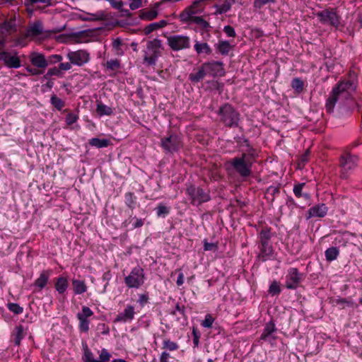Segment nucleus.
<instances>
[{
  "label": "nucleus",
  "mask_w": 362,
  "mask_h": 362,
  "mask_svg": "<svg viewBox=\"0 0 362 362\" xmlns=\"http://www.w3.org/2000/svg\"><path fill=\"white\" fill-rule=\"evenodd\" d=\"M110 4L116 9L121 10L124 4L122 1L111 0Z\"/></svg>",
  "instance_id": "nucleus-56"
},
{
  "label": "nucleus",
  "mask_w": 362,
  "mask_h": 362,
  "mask_svg": "<svg viewBox=\"0 0 362 362\" xmlns=\"http://www.w3.org/2000/svg\"><path fill=\"white\" fill-rule=\"evenodd\" d=\"M121 45L122 42L119 39H116L112 42V47L116 50V53L118 55H121L123 53V52L120 49Z\"/></svg>",
  "instance_id": "nucleus-49"
},
{
  "label": "nucleus",
  "mask_w": 362,
  "mask_h": 362,
  "mask_svg": "<svg viewBox=\"0 0 362 362\" xmlns=\"http://www.w3.org/2000/svg\"><path fill=\"white\" fill-rule=\"evenodd\" d=\"M61 71L59 70V68L57 69L56 67L51 68L47 71V75L49 76H60Z\"/></svg>",
  "instance_id": "nucleus-54"
},
{
  "label": "nucleus",
  "mask_w": 362,
  "mask_h": 362,
  "mask_svg": "<svg viewBox=\"0 0 362 362\" xmlns=\"http://www.w3.org/2000/svg\"><path fill=\"white\" fill-rule=\"evenodd\" d=\"M186 193L191 198V203L193 205L198 206L210 199V196L207 192L192 185L187 188Z\"/></svg>",
  "instance_id": "nucleus-7"
},
{
  "label": "nucleus",
  "mask_w": 362,
  "mask_h": 362,
  "mask_svg": "<svg viewBox=\"0 0 362 362\" xmlns=\"http://www.w3.org/2000/svg\"><path fill=\"white\" fill-rule=\"evenodd\" d=\"M327 211L328 208L327 207V206L325 204H320L309 209L308 211L309 215L308 218H322L327 215Z\"/></svg>",
  "instance_id": "nucleus-20"
},
{
  "label": "nucleus",
  "mask_w": 362,
  "mask_h": 362,
  "mask_svg": "<svg viewBox=\"0 0 362 362\" xmlns=\"http://www.w3.org/2000/svg\"><path fill=\"white\" fill-rule=\"evenodd\" d=\"M72 285L74 291L77 295L82 294L87 291V286L84 281L73 279Z\"/></svg>",
  "instance_id": "nucleus-26"
},
{
  "label": "nucleus",
  "mask_w": 362,
  "mask_h": 362,
  "mask_svg": "<svg viewBox=\"0 0 362 362\" xmlns=\"http://www.w3.org/2000/svg\"><path fill=\"white\" fill-rule=\"evenodd\" d=\"M357 78L355 73L350 74L348 78L339 82L333 87L327 100L325 107L328 112H332L337 105L339 108L350 107L356 93Z\"/></svg>",
  "instance_id": "nucleus-1"
},
{
  "label": "nucleus",
  "mask_w": 362,
  "mask_h": 362,
  "mask_svg": "<svg viewBox=\"0 0 362 362\" xmlns=\"http://www.w3.org/2000/svg\"><path fill=\"white\" fill-rule=\"evenodd\" d=\"M0 61L8 68L17 69L21 66V60L16 54H11L7 52H0Z\"/></svg>",
  "instance_id": "nucleus-18"
},
{
  "label": "nucleus",
  "mask_w": 362,
  "mask_h": 362,
  "mask_svg": "<svg viewBox=\"0 0 362 362\" xmlns=\"http://www.w3.org/2000/svg\"><path fill=\"white\" fill-rule=\"evenodd\" d=\"M78 119V115L73 113V112H70V113H68L67 115L66 116L65 122L67 125H71L74 123H75Z\"/></svg>",
  "instance_id": "nucleus-43"
},
{
  "label": "nucleus",
  "mask_w": 362,
  "mask_h": 362,
  "mask_svg": "<svg viewBox=\"0 0 362 362\" xmlns=\"http://www.w3.org/2000/svg\"><path fill=\"white\" fill-rule=\"evenodd\" d=\"M270 238H271L270 230L267 228H263L260 232V240H261L262 244H264V243H267V242L270 239Z\"/></svg>",
  "instance_id": "nucleus-41"
},
{
  "label": "nucleus",
  "mask_w": 362,
  "mask_h": 362,
  "mask_svg": "<svg viewBox=\"0 0 362 362\" xmlns=\"http://www.w3.org/2000/svg\"><path fill=\"white\" fill-rule=\"evenodd\" d=\"M66 57L74 65L81 66L90 61V54L84 49L69 52Z\"/></svg>",
  "instance_id": "nucleus-11"
},
{
  "label": "nucleus",
  "mask_w": 362,
  "mask_h": 362,
  "mask_svg": "<svg viewBox=\"0 0 362 362\" xmlns=\"http://www.w3.org/2000/svg\"><path fill=\"white\" fill-rule=\"evenodd\" d=\"M50 273L48 271L42 272L40 276L35 281V286L42 290L47 284Z\"/></svg>",
  "instance_id": "nucleus-24"
},
{
  "label": "nucleus",
  "mask_w": 362,
  "mask_h": 362,
  "mask_svg": "<svg viewBox=\"0 0 362 362\" xmlns=\"http://www.w3.org/2000/svg\"><path fill=\"white\" fill-rule=\"evenodd\" d=\"M96 112L100 117L104 115L109 116L112 114V109L103 103L98 102L97 103Z\"/></svg>",
  "instance_id": "nucleus-28"
},
{
  "label": "nucleus",
  "mask_w": 362,
  "mask_h": 362,
  "mask_svg": "<svg viewBox=\"0 0 362 362\" xmlns=\"http://www.w3.org/2000/svg\"><path fill=\"white\" fill-rule=\"evenodd\" d=\"M230 7L228 6H222V8L220 9L219 11V13H226L227 12L228 10H229Z\"/></svg>",
  "instance_id": "nucleus-64"
},
{
  "label": "nucleus",
  "mask_w": 362,
  "mask_h": 362,
  "mask_svg": "<svg viewBox=\"0 0 362 362\" xmlns=\"http://www.w3.org/2000/svg\"><path fill=\"white\" fill-rule=\"evenodd\" d=\"M112 356L107 349L103 348L99 354V359L94 357L93 352L86 346L83 348V362H109Z\"/></svg>",
  "instance_id": "nucleus-12"
},
{
  "label": "nucleus",
  "mask_w": 362,
  "mask_h": 362,
  "mask_svg": "<svg viewBox=\"0 0 362 362\" xmlns=\"http://www.w3.org/2000/svg\"><path fill=\"white\" fill-rule=\"evenodd\" d=\"M223 30L228 37H235V30L230 25L225 26Z\"/></svg>",
  "instance_id": "nucleus-52"
},
{
  "label": "nucleus",
  "mask_w": 362,
  "mask_h": 362,
  "mask_svg": "<svg viewBox=\"0 0 362 362\" xmlns=\"http://www.w3.org/2000/svg\"><path fill=\"white\" fill-rule=\"evenodd\" d=\"M99 326H102L103 327L102 334H107L109 333L110 329H109V328L105 326V325L104 323L99 325Z\"/></svg>",
  "instance_id": "nucleus-62"
},
{
  "label": "nucleus",
  "mask_w": 362,
  "mask_h": 362,
  "mask_svg": "<svg viewBox=\"0 0 362 362\" xmlns=\"http://www.w3.org/2000/svg\"><path fill=\"white\" fill-rule=\"evenodd\" d=\"M105 66L108 70L115 71L120 67V62L118 59H110L105 63Z\"/></svg>",
  "instance_id": "nucleus-35"
},
{
  "label": "nucleus",
  "mask_w": 362,
  "mask_h": 362,
  "mask_svg": "<svg viewBox=\"0 0 362 362\" xmlns=\"http://www.w3.org/2000/svg\"><path fill=\"white\" fill-rule=\"evenodd\" d=\"M269 293L272 296L278 295L281 293L280 286L276 281H274L271 284Z\"/></svg>",
  "instance_id": "nucleus-42"
},
{
  "label": "nucleus",
  "mask_w": 362,
  "mask_h": 362,
  "mask_svg": "<svg viewBox=\"0 0 362 362\" xmlns=\"http://www.w3.org/2000/svg\"><path fill=\"white\" fill-rule=\"evenodd\" d=\"M206 75L207 74L205 69L204 68V65L202 64V66L197 69L196 72H192L189 75V78L193 83H198L201 81Z\"/></svg>",
  "instance_id": "nucleus-23"
},
{
  "label": "nucleus",
  "mask_w": 362,
  "mask_h": 362,
  "mask_svg": "<svg viewBox=\"0 0 362 362\" xmlns=\"http://www.w3.org/2000/svg\"><path fill=\"white\" fill-rule=\"evenodd\" d=\"M218 49L222 54H228L230 50V45L227 41L221 42L218 45Z\"/></svg>",
  "instance_id": "nucleus-40"
},
{
  "label": "nucleus",
  "mask_w": 362,
  "mask_h": 362,
  "mask_svg": "<svg viewBox=\"0 0 362 362\" xmlns=\"http://www.w3.org/2000/svg\"><path fill=\"white\" fill-rule=\"evenodd\" d=\"M218 114L221 117V121L225 126L229 127L238 126L239 114L230 105L226 104L222 106L219 109Z\"/></svg>",
  "instance_id": "nucleus-4"
},
{
  "label": "nucleus",
  "mask_w": 362,
  "mask_h": 362,
  "mask_svg": "<svg viewBox=\"0 0 362 362\" xmlns=\"http://www.w3.org/2000/svg\"><path fill=\"white\" fill-rule=\"evenodd\" d=\"M196 4L185 8V11L182 12V13L180 16V20L182 22H190V21H194L197 23H201L203 26H206L208 25L207 22L204 21L200 17L195 16L196 14Z\"/></svg>",
  "instance_id": "nucleus-15"
},
{
  "label": "nucleus",
  "mask_w": 362,
  "mask_h": 362,
  "mask_svg": "<svg viewBox=\"0 0 362 362\" xmlns=\"http://www.w3.org/2000/svg\"><path fill=\"white\" fill-rule=\"evenodd\" d=\"M148 295L147 293L140 294L138 299V303L141 307L144 306L148 301Z\"/></svg>",
  "instance_id": "nucleus-50"
},
{
  "label": "nucleus",
  "mask_w": 362,
  "mask_h": 362,
  "mask_svg": "<svg viewBox=\"0 0 362 362\" xmlns=\"http://www.w3.org/2000/svg\"><path fill=\"white\" fill-rule=\"evenodd\" d=\"M105 18V15L103 11H98L95 13H88V17L86 18L88 21H101Z\"/></svg>",
  "instance_id": "nucleus-36"
},
{
  "label": "nucleus",
  "mask_w": 362,
  "mask_h": 362,
  "mask_svg": "<svg viewBox=\"0 0 362 362\" xmlns=\"http://www.w3.org/2000/svg\"><path fill=\"white\" fill-rule=\"evenodd\" d=\"M339 250L337 247H329L325 251V257L327 261H333L336 259L339 255Z\"/></svg>",
  "instance_id": "nucleus-31"
},
{
  "label": "nucleus",
  "mask_w": 362,
  "mask_h": 362,
  "mask_svg": "<svg viewBox=\"0 0 362 362\" xmlns=\"http://www.w3.org/2000/svg\"><path fill=\"white\" fill-rule=\"evenodd\" d=\"M26 70L28 72H29L32 75H37V74H41V72L40 71H38L37 69H36L35 68H31L30 66L26 67Z\"/></svg>",
  "instance_id": "nucleus-59"
},
{
  "label": "nucleus",
  "mask_w": 362,
  "mask_h": 362,
  "mask_svg": "<svg viewBox=\"0 0 362 362\" xmlns=\"http://www.w3.org/2000/svg\"><path fill=\"white\" fill-rule=\"evenodd\" d=\"M273 0H254V6L256 8H261L263 6Z\"/></svg>",
  "instance_id": "nucleus-51"
},
{
  "label": "nucleus",
  "mask_w": 362,
  "mask_h": 362,
  "mask_svg": "<svg viewBox=\"0 0 362 362\" xmlns=\"http://www.w3.org/2000/svg\"><path fill=\"white\" fill-rule=\"evenodd\" d=\"M158 16V11L155 9L144 11L141 16V18L151 21L156 18Z\"/></svg>",
  "instance_id": "nucleus-38"
},
{
  "label": "nucleus",
  "mask_w": 362,
  "mask_h": 362,
  "mask_svg": "<svg viewBox=\"0 0 362 362\" xmlns=\"http://www.w3.org/2000/svg\"><path fill=\"white\" fill-rule=\"evenodd\" d=\"M51 104L58 110H61L65 105V103L56 95H52L50 99Z\"/></svg>",
  "instance_id": "nucleus-34"
},
{
  "label": "nucleus",
  "mask_w": 362,
  "mask_h": 362,
  "mask_svg": "<svg viewBox=\"0 0 362 362\" xmlns=\"http://www.w3.org/2000/svg\"><path fill=\"white\" fill-rule=\"evenodd\" d=\"M145 281L144 269L139 267L133 268L130 273L124 278L126 286L129 288H138L141 286Z\"/></svg>",
  "instance_id": "nucleus-5"
},
{
  "label": "nucleus",
  "mask_w": 362,
  "mask_h": 362,
  "mask_svg": "<svg viewBox=\"0 0 362 362\" xmlns=\"http://www.w3.org/2000/svg\"><path fill=\"white\" fill-rule=\"evenodd\" d=\"M170 355L167 351H163L160 356V362H169Z\"/></svg>",
  "instance_id": "nucleus-57"
},
{
  "label": "nucleus",
  "mask_w": 362,
  "mask_h": 362,
  "mask_svg": "<svg viewBox=\"0 0 362 362\" xmlns=\"http://www.w3.org/2000/svg\"><path fill=\"white\" fill-rule=\"evenodd\" d=\"M206 74L214 77L225 75L223 64L221 62L211 61L203 64Z\"/></svg>",
  "instance_id": "nucleus-14"
},
{
  "label": "nucleus",
  "mask_w": 362,
  "mask_h": 362,
  "mask_svg": "<svg viewBox=\"0 0 362 362\" xmlns=\"http://www.w3.org/2000/svg\"><path fill=\"white\" fill-rule=\"evenodd\" d=\"M194 49L198 54H210L211 52V49L209 46V45L206 42H196L194 46Z\"/></svg>",
  "instance_id": "nucleus-29"
},
{
  "label": "nucleus",
  "mask_w": 362,
  "mask_h": 362,
  "mask_svg": "<svg viewBox=\"0 0 362 362\" xmlns=\"http://www.w3.org/2000/svg\"><path fill=\"white\" fill-rule=\"evenodd\" d=\"M72 64H73L71 63L70 61H69V62H62V63L59 64V70L69 71L71 69Z\"/></svg>",
  "instance_id": "nucleus-53"
},
{
  "label": "nucleus",
  "mask_w": 362,
  "mask_h": 362,
  "mask_svg": "<svg viewBox=\"0 0 362 362\" xmlns=\"http://www.w3.org/2000/svg\"><path fill=\"white\" fill-rule=\"evenodd\" d=\"M291 87L295 91L301 93L304 88V82L299 78H295L291 81Z\"/></svg>",
  "instance_id": "nucleus-33"
},
{
  "label": "nucleus",
  "mask_w": 362,
  "mask_h": 362,
  "mask_svg": "<svg viewBox=\"0 0 362 362\" xmlns=\"http://www.w3.org/2000/svg\"><path fill=\"white\" fill-rule=\"evenodd\" d=\"M15 23L13 21L5 22L3 25V28L7 31L14 30Z\"/></svg>",
  "instance_id": "nucleus-55"
},
{
  "label": "nucleus",
  "mask_w": 362,
  "mask_h": 362,
  "mask_svg": "<svg viewBox=\"0 0 362 362\" xmlns=\"http://www.w3.org/2000/svg\"><path fill=\"white\" fill-rule=\"evenodd\" d=\"M42 32V25L40 23H35L27 30V36L37 37Z\"/></svg>",
  "instance_id": "nucleus-27"
},
{
  "label": "nucleus",
  "mask_w": 362,
  "mask_h": 362,
  "mask_svg": "<svg viewBox=\"0 0 362 362\" xmlns=\"http://www.w3.org/2000/svg\"><path fill=\"white\" fill-rule=\"evenodd\" d=\"M143 0H129V8L132 10L137 9L142 6Z\"/></svg>",
  "instance_id": "nucleus-48"
},
{
  "label": "nucleus",
  "mask_w": 362,
  "mask_h": 362,
  "mask_svg": "<svg viewBox=\"0 0 362 362\" xmlns=\"http://www.w3.org/2000/svg\"><path fill=\"white\" fill-rule=\"evenodd\" d=\"M29 59L31 64L37 68L45 69L48 66V62L42 53L33 52L30 54Z\"/></svg>",
  "instance_id": "nucleus-19"
},
{
  "label": "nucleus",
  "mask_w": 362,
  "mask_h": 362,
  "mask_svg": "<svg viewBox=\"0 0 362 362\" xmlns=\"http://www.w3.org/2000/svg\"><path fill=\"white\" fill-rule=\"evenodd\" d=\"M136 311L134 306L127 305L124 310L116 316L114 322H130L134 319Z\"/></svg>",
  "instance_id": "nucleus-16"
},
{
  "label": "nucleus",
  "mask_w": 362,
  "mask_h": 362,
  "mask_svg": "<svg viewBox=\"0 0 362 362\" xmlns=\"http://www.w3.org/2000/svg\"><path fill=\"white\" fill-rule=\"evenodd\" d=\"M160 146L165 153H174L183 147V142L178 134H170L161 139Z\"/></svg>",
  "instance_id": "nucleus-3"
},
{
  "label": "nucleus",
  "mask_w": 362,
  "mask_h": 362,
  "mask_svg": "<svg viewBox=\"0 0 362 362\" xmlns=\"http://www.w3.org/2000/svg\"><path fill=\"white\" fill-rule=\"evenodd\" d=\"M214 322V318L210 315L207 314L205 316L204 320L202 322V325L206 328H211Z\"/></svg>",
  "instance_id": "nucleus-44"
},
{
  "label": "nucleus",
  "mask_w": 362,
  "mask_h": 362,
  "mask_svg": "<svg viewBox=\"0 0 362 362\" xmlns=\"http://www.w3.org/2000/svg\"><path fill=\"white\" fill-rule=\"evenodd\" d=\"M305 186V183H300L294 186L293 187V193L297 197H304L306 199L309 198L308 194H303L302 190L303 187Z\"/></svg>",
  "instance_id": "nucleus-37"
},
{
  "label": "nucleus",
  "mask_w": 362,
  "mask_h": 362,
  "mask_svg": "<svg viewBox=\"0 0 362 362\" xmlns=\"http://www.w3.org/2000/svg\"><path fill=\"white\" fill-rule=\"evenodd\" d=\"M168 43L172 49L179 51L190 47V39L187 36L175 35L168 37Z\"/></svg>",
  "instance_id": "nucleus-10"
},
{
  "label": "nucleus",
  "mask_w": 362,
  "mask_h": 362,
  "mask_svg": "<svg viewBox=\"0 0 362 362\" xmlns=\"http://www.w3.org/2000/svg\"><path fill=\"white\" fill-rule=\"evenodd\" d=\"M273 257V250L271 246L268 245V243H264L262 244V248L259 255V258L262 262H265L267 259H271Z\"/></svg>",
  "instance_id": "nucleus-22"
},
{
  "label": "nucleus",
  "mask_w": 362,
  "mask_h": 362,
  "mask_svg": "<svg viewBox=\"0 0 362 362\" xmlns=\"http://www.w3.org/2000/svg\"><path fill=\"white\" fill-rule=\"evenodd\" d=\"M68 286L69 282L66 278L64 276H59L57 279L55 283V288L59 293H64L66 291Z\"/></svg>",
  "instance_id": "nucleus-25"
},
{
  "label": "nucleus",
  "mask_w": 362,
  "mask_h": 362,
  "mask_svg": "<svg viewBox=\"0 0 362 362\" xmlns=\"http://www.w3.org/2000/svg\"><path fill=\"white\" fill-rule=\"evenodd\" d=\"M357 161L358 157L349 153H345L341 156L339 166L344 177H346L347 174L356 167Z\"/></svg>",
  "instance_id": "nucleus-9"
},
{
  "label": "nucleus",
  "mask_w": 362,
  "mask_h": 362,
  "mask_svg": "<svg viewBox=\"0 0 362 362\" xmlns=\"http://www.w3.org/2000/svg\"><path fill=\"white\" fill-rule=\"evenodd\" d=\"M160 44L158 40H154L147 43L146 51L144 54V62L147 65H154L160 54Z\"/></svg>",
  "instance_id": "nucleus-6"
},
{
  "label": "nucleus",
  "mask_w": 362,
  "mask_h": 362,
  "mask_svg": "<svg viewBox=\"0 0 362 362\" xmlns=\"http://www.w3.org/2000/svg\"><path fill=\"white\" fill-rule=\"evenodd\" d=\"M183 283H184V274L182 272H180L179 273L176 284L178 286H182L183 284Z\"/></svg>",
  "instance_id": "nucleus-58"
},
{
  "label": "nucleus",
  "mask_w": 362,
  "mask_h": 362,
  "mask_svg": "<svg viewBox=\"0 0 362 362\" xmlns=\"http://www.w3.org/2000/svg\"><path fill=\"white\" fill-rule=\"evenodd\" d=\"M144 224V221L141 219H136L135 223L134 224V228H139L142 226Z\"/></svg>",
  "instance_id": "nucleus-61"
},
{
  "label": "nucleus",
  "mask_w": 362,
  "mask_h": 362,
  "mask_svg": "<svg viewBox=\"0 0 362 362\" xmlns=\"http://www.w3.org/2000/svg\"><path fill=\"white\" fill-rule=\"evenodd\" d=\"M16 337L14 339V342L16 345H19L21 340L23 338V327L21 326H18L16 327Z\"/></svg>",
  "instance_id": "nucleus-45"
},
{
  "label": "nucleus",
  "mask_w": 362,
  "mask_h": 362,
  "mask_svg": "<svg viewBox=\"0 0 362 362\" xmlns=\"http://www.w3.org/2000/svg\"><path fill=\"white\" fill-rule=\"evenodd\" d=\"M301 281V274L296 268H291L286 275V286L290 289H295Z\"/></svg>",
  "instance_id": "nucleus-17"
},
{
  "label": "nucleus",
  "mask_w": 362,
  "mask_h": 362,
  "mask_svg": "<svg viewBox=\"0 0 362 362\" xmlns=\"http://www.w3.org/2000/svg\"><path fill=\"white\" fill-rule=\"evenodd\" d=\"M89 144L97 148H104L109 145L110 141L105 139H100L98 138H93L89 141Z\"/></svg>",
  "instance_id": "nucleus-30"
},
{
  "label": "nucleus",
  "mask_w": 362,
  "mask_h": 362,
  "mask_svg": "<svg viewBox=\"0 0 362 362\" xmlns=\"http://www.w3.org/2000/svg\"><path fill=\"white\" fill-rule=\"evenodd\" d=\"M160 28L159 23H154L149 25L148 33Z\"/></svg>",
  "instance_id": "nucleus-60"
},
{
  "label": "nucleus",
  "mask_w": 362,
  "mask_h": 362,
  "mask_svg": "<svg viewBox=\"0 0 362 362\" xmlns=\"http://www.w3.org/2000/svg\"><path fill=\"white\" fill-rule=\"evenodd\" d=\"M163 349L170 351H176L179 349V345L169 339H165L163 341Z\"/></svg>",
  "instance_id": "nucleus-32"
},
{
  "label": "nucleus",
  "mask_w": 362,
  "mask_h": 362,
  "mask_svg": "<svg viewBox=\"0 0 362 362\" xmlns=\"http://www.w3.org/2000/svg\"><path fill=\"white\" fill-rule=\"evenodd\" d=\"M33 3H42L45 4H50L51 0H30Z\"/></svg>",
  "instance_id": "nucleus-63"
},
{
  "label": "nucleus",
  "mask_w": 362,
  "mask_h": 362,
  "mask_svg": "<svg viewBox=\"0 0 362 362\" xmlns=\"http://www.w3.org/2000/svg\"><path fill=\"white\" fill-rule=\"evenodd\" d=\"M169 213V209L164 205L160 204L157 207V215L158 216H165Z\"/></svg>",
  "instance_id": "nucleus-47"
},
{
  "label": "nucleus",
  "mask_w": 362,
  "mask_h": 362,
  "mask_svg": "<svg viewBox=\"0 0 362 362\" xmlns=\"http://www.w3.org/2000/svg\"><path fill=\"white\" fill-rule=\"evenodd\" d=\"M204 250L205 251H216L218 245L214 243H208L206 240L204 241Z\"/></svg>",
  "instance_id": "nucleus-46"
},
{
  "label": "nucleus",
  "mask_w": 362,
  "mask_h": 362,
  "mask_svg": "<svg viewBox=\"0 0 362 362\" xmlns=\"http://www.w3.org/2000/svg\"><path fill=\"white\" fill-rule=\"evenodd\" d=\"M253 154L243 153L241 157L233 158L230 163L234 169L243 177H247L251 174Z\"/></svg>",
  "instance_id": "nucleus-2"
},
{
  "label": "nucleus",
  "mask_w": 362,
  "mask_h": 362,
  "mask_svg": "<svg viewBox=\"0 0 362 362\" xmlns=\"http://www.w3.org/2000/svg\"><path fill=\"white\" fill-rule=\"evenodd\" d=\"M8 309L16 315L21 314L23 312V308L17 303H9L7 304Z\"/></svg>",
  "instance_id": "nucleus-39"
},
{
  "label": "nucleus",
  "mask_w": 362,
  "mask_h": 362,
  "mask_svg": "<svg viewBox=\"0 0 362 362\" xmlns=\"http://www.w3.org/2000/svg\"><path fill=\"white\" fill-rule=\"evenodd\" d=\"M276 332V328L272 321L269 322L264 326L261 334L260 339L263 341H270L271 339H275L274 334Z\"/></svg>",
  "instance_id": "nucleus-21"
},
{
  "label": "nucleus",
  "mask_w": 362,
  "mask_h": 362,
  "mask_svg": "<svg viewBox=\"0 0 362 362\" xmlns=\"http://www.w3.org/2000/svg\"><path fill=\"white\" fill-rule=\"evenodd\" d=\"M316 15L323 24L331 25L335 28L340 25L341 18L334 9H325Z\"/></svg>",
  "instance_id": "nucleus-8"
},
{
  "label": "nucleus",
  "mask_w": 362,
  "mask_h": 362,
  "mask_svg": "<svg viewBox=\"0 0 362 362\" xmlns=\"http://www.w3.org/2000/svg\"><path fill=\"white\" fill-rule=\"evenodd\" d=\"M93 315L91 309L87 306H83L81 311L77 313L78 320V329L81 332L87 333L89 331L90 320L88 317Z\"/></svg>",
  "instance_id": "nucleus-13"
}]
</instances>
